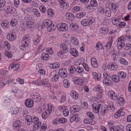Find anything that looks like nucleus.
Returning <instances> with one entry per match:
<instances>
[{
  "instance_id": "f257e3e1",
  "label": "nucleus",
  "mask_w": 131,
  "mask_h": 131,
  "mask_svg": "<svg viewBox=\"0 0 131 131\" xmlns=\"http://www.w3.org/2000/svg\"><path fill=\"white\" fill-rule=\"evenodd\" d=\"M29 36L28 35H25L22 40V44L20 46L19 48L22 51L27 50L29 47V43L30 41Z\"/></svg>"
},
{
  "instance_id": "f03ea898",
  "label": "nucleus",
  "mask_w": 131,
  "mask_h": 131,
  "mask_svg": "<svg viewBox=\"0 0 131 131\" xmlns=\"http://www.w3.org/2000/svg\"><path fill=\"white\" fill-rule=\"evenodd\" d=\"M26 25L28 28H34L35 27L36 24L34 23L33 18L30 17H28L26 23Z\"/></svg>"
},
{
  "instance_id": "7ed1b4c3",
  "label": "nucleus",
  "mask_w": 131,
  "mask_h": 131,
  "mask_svg": "<svg viewBox=\"0 0 131 131\" xmlns=\"http://www.w3.org/2000/svg\"><path fill=\"white\" fill-rule=\"evenodd\" d=\"M57 28L59 30L61 31H66L68 28L67 25L64 23H61L60 24L58 25Z\"/></svg>"
},
{
  "instance_id": "20e7f679",
  "label": "nucleus",
  "mask_w": 131,
  "mask_h": 131,
  "mask_svg": "<svg viewBox=\"0 0 131 131\" xmlns=\"http://www.w3.org/2000/svg\"><path fill=\"white\" fill-rule=\"evenodd\" d=\"M56 73L55 71H53L49 75V77L51 79L52 81H56L59 79V77L56 74Z\"/></svg>"
},
{
  "instance_id": "39448f33",
  "label": "nucleus",
  "mask_w": 131,
  "mask_h": 131,
  "mask_svg": "<svg viewBox=\"0 0 131 131\" xmlns=\"http://www.w3.org/2000/svg\"><path fill=\"white\" fill-rule=\"evenodd\" d=\"M101 105V104H100L98 105L95 104H93L92 105L93 112L97 113H99Z\"/></svg>"
},
{
  "instance_id": "423d86ee",
  "label": "nucleus",
  "mask_w": 131,
  "mask_h": 131,
  "mask_svg": "<svg viewBox=\"0 0 131 131\" xmlns=\"http://www.w3.org/2000/svg\"><path fill=\"white\" fill-rule=\"evenodd\" d=\"M25 105L28 107H31L33 105V101L30 99H26L25 102Z\"/></svg>"
},
{
  "instance_id": "0eeeda50",
  "label": "nucleus",
  "mask_w": 131,
  "mask_h": 131,
  "mask_svg": "<svg viewBox=\"0 0 131 131\" xmlns=\"http://www.w3.org/2000/svg\"><path fill=\"white\" fill-rule=\"evenodd\" d=\"M70 109L71 111L74 113L79 112L80 110V106L77 105H75L71 107Z\"/></svg>"
},
{
  "instance_id": "6e6552de",
  "label": "nucleus",
  "mask_w": 131,
  "mask_h": 131,
  "mask_svg": "<svg viewBox=\"0 0 131 131\" xmlns=\"http://www.w3.org/2000/svg\"><path fill=\"white\" fill-rule=\"evenodd\" d=\"M107 67L110 70H114L117 68L118 65L116 63L113 62L109 64Z\"/></svg>"
},
{
  "instance_id": "1a4fd4ad",
  "label": "nucleus",
  "mask_w": 131,
  "mask_h": 131,
  "mask_svg": "<svg viewBox=\"0 0 131 131\" xmlns=\"http://www.w3.org/2000/svg\"><path fill=\"white\" fill-rule=\"evenodd\" d=\"M32 98L33 101L35 102H39L41 99V97L39 94L37 93H35L33 95Z\"/></svg>"
},
{
  "instance_id": "9d476101",
  "label": "nucleus",
  "mask_w": 131,
  "mask_h": 131,
  "mask_svg": "<svg viewBox=\"0 0 131 131\" xmlns=\"http://www.w3.org/2000/svg\"><path fill=\"white\" fill-rule=\"evenodd\" d=\"M4 10L7 14H13L15 12V8H12L9 7H5L4 8Z\"/></svg>"
},
{
  "instance_id": "9b49d317",
  "label": "nucleus",
  "mask_w": 131,
  "mask_h": 131,
  "mask_svg": "<svg viewBox=\"0 0 131 131\" xmlns=\"http://www.w3.org/2000/svg\"><path fill=\"white\" fill-rule=\"evenodd\" d=\"M66 70L64 69H60L59 71V74L60 75H62L61 77L62 78H64L67 77V75L65 72Z\"/></svg>"
},
{
  "instance_id": "f8f14e48",
  "label": "nucleus",
  "mask_w": 131,
  "mask_h": 131,
  "mask_svg": "<svg viewBox=\"0 0 131 131\" xmlns=\"http://www.w3.org/2000/svg\"><path fill=\"white\" fill-rule=\"evenodd\" d=\"M52 24V21L50 20H46L43 21V25L45 27L48 28Z\"/></svg>"
},
{
  "instance_id": "ddd939ff",
  "label": "nucleus",
  "mask_w": 131,
  "mask_h": 131,
  "mask_svg": "<svg viewBox=\"0 0 131 131\" xmlns=\"http://www.w3.org/2000/svg\"><path fill=\"white\" fill-rule=\"evenodd\" d=\"M66 16L67 18L70 20H72L75 18L73 14L70 12L67 13L66 14Z\"/></svg>"
},
{
  "instance_id": "4468645a",
  "label": "nucleus",
  "mask_w": 131,
  "mask_h": 131,
  "mask_svg": "<svg viewBox=\"0 0 131 131\" xmlns=\"http://www.w3.org/2000/svg\"><path fill=\"white\" fill-rule=\"evenodd\" d=\"M21 122L19 120H18L15 122L13 124V128L14 129L18 128L21 125Z\"/></svg>"
},
{
  "instance_id": "2eb2a0df",
  "label": "nucleus",
  "mask_w": 131,
  "mask_h": 131,
  "mask_svg": "<svg viewBox=\"0 0 131 131\" xmlns=\"http://www.w3.org/2000/svg\"><path fill=\"white\" fill-rule=\"evenodd\" d=\"M70 51L71 54L73 56L76 57L78 56V52L75 48H73L71 49Z\"/></svg>"
},
{
  "instance_id": "dca6fc26",
  "label": "nucleus",
  "mask_w": 131,
  "mask_h": 131,
  "mask_svg": "<svg viewBox=\"0 0 131 131\" xmlns=\"http://www.w3.org/2000/svg\"><path fill=\"white\" fill-rule=\"evenodd\" d=\"M70 95L71 97L74 99H77L78 98L79 95L75 91H71L70 92Z\"/></svg>"
},
{
  "instance_id": "f3484780",
  "label": "nucleus",
  "mask_w": 131,
  "mask_h": 131,
  "mask_svg": "<svg viewBox=\"0 0 131 131\" xmlns=\"http://www.w3.org/2000/svg\"><path fill=\"white\" fill-rule=\"evenodd\" d=\"M60 47L62 48V50H61L63 51V53H65L67 52L68 49V48L67 46L65 44L62 43L60 45Z\"/></svg>"
},
{
  "instance_id": "a211bd4d",
  "label": "nucleus",
  "mask_w": 131,
  "mask_h": 131,
  "mask_svg": "<svg viewBox=\"0 0 131 131\" xmlns=\"http://www.w3.org/2000/svg\"><path fill=\"white\" fill-rule=\"evenodd\" d=\"M32 119L30 115H27L25 117V120L28 125H30L32 122Z\"/></svg>"
},
{
  "instance_id": "6ab92c4d",
  "label": "nucleus",
  "mask_w": 131,
  "mask_h": 131,
  "mask_svg": "<svg viewBox=\"0 0 131 131\" xmlns=\"http://www.w3.org/2000/svg\"><path fill=\"white\" fill-rule=\"evenodd\" d=\"M108 111L107 107L103 106L102 107L100 111V114L102 116L105 115V113Z\"/></svg>"
},
{
  "instance_id": "aec40b11",
  "label": "nucleus",
  "mask_w": 131,
  "mask_h": 131,
  "mask_svg": "<svg viewBox=\"0 0 131 131\" xmlns=\"http://www.w3.org/2000/svg\"><path fill=\"white\" fill-rule=\"evenodd\" d=\"M19 65L18 64H10L9 67V69L11 70L12 69H13L14 70H16L18 69L19 68Z\"/></svg>"
},
{
  "instance_id": "412c9836",
  "label": "nucleus",
  "mask_w": 131,
  "mask_h": 131,
  "mask_svg": "<svg viewBox=\"0 0 131 131\" xmlns=\"http://www.w3.org/2000/svg\"><path fill=\"white\" fill-rule=\"evenodd\" d=\"M93 77L97 81L100 80L101 79V74L100 73L97 74L95 72H94L92 73Z\"/></svg>"
},
{
  "instance_id": "4be33fe9",
  "label": "nucleus",
  "mask_w": 131,
  "mask_h": 131,
  "mask_svg": "<svg viewBox=\"0 0 131 131\" xmlns=\"http://www.w3.org/2000/svg\"><path fill=\"white\" fill-rule=\"evenodd\" d=\"M110 130L111 131H124L123 130L118 126H113L111 128Z\"/></svg>"
},
{
  "instance_id": "5701e85b",
  "label": "nucleus",
  "mask_w": 131,
  "mask_h": 131,
  "mask_svg": "<svg viewBox=\"0 0 131 131\" xmlns=\"http://www.w3.org/2000/svg\"><path fill=\"white\" fill-rule=\"evenodd\" d=\"M90 22L85 19L82 20L81 21V24L84 26H86L89 25H90Z\"/></svg>"
},
{
  "instance_id": "b1692460",
  "label": "nucleus",
  "mask_w": 131,
  "mask_h": 131,
  "mask_svg": "<svg viewBox=\"0 0 131 131\" xmlns=\"http://www.w3.org/2000/svg\"><path fill=\"white\" fill-rule=\"evenodd\" d=\"M7 39L10 41H12L15 39V37L14 35L12 34H9L7 36Z\"/></svg>"
},
{
  "instance_id": "393cba45",
  "label": "nucleus",
  "mask_w": 131,
  "mask_h": 131,
  "mask_svg": "<svg viewBox=\"0 0 131 131\" xmlns=\"http://www.w3.org/2000/svg\"><path fill=\"white\" fill-rule=\"evenodd\" d=\"M8 24V23L7 21H3L1 22V25L2 28H6L8 27L9 26Z\"/></svg>"
},
{
  "instance_id": "a878e982",
  "label": "nucleus",
  "mask_w": 131,
  "mask_h": 131,
  "mask_svg": "<svg viewBox=\"0 0 131 131\" xmlns=\"http://www.w3.org/2000/svg\"><path fill=\"white\" fill-rule=\"evenodd\" d=\"M125 45V43L123 42H118L117 43V47L118 49L121 50Z\"/></svg>"
},
{
  "instance_id": "bb28decb",
  "label": "nucleus",
  "mask_w": 131,
  "mask_h": 131,
  "mask_svg": "<svg viewBox=\"0 0 131 131\" xmlns=\"http://www.w3.org/2000/svg\"><path fill=\"white\" fill-rule=\"evenodd\" d=\"M111 79L113 81L117 82L119 81V77L116 75L112 76L111 77Z\"/></svg>"
},
{
  "instance_id": "cd10ccee",
  "label": "nucleus",
  "mask_w": 131,
  "mask_h": 131,
  "mask_svg": "<svg viewBox=\"0 0 131 131\" xmlns=\"http://www.w3.org/2000/svg\"><path fill=\"white\" fill-rule=\"evenodd\" d=\"M63 86L65 88H68L70 86V83L69 81L67 79H64L63 81Z\"/></svg>"
},
{
  "instance_id": "c85d7f7f",
  "label": "nucleus",
  "mask_w": 131,
  "mask_h": 131,
  "mask_svg": "<svg viewBox=\"0 0 131 131\" xmlns=\"http://www.w3.org/2000/svg\"><path fill=\"white\" fill-rule=\"evenodd\" d=\"M119 20H120L119 18L117 19H114L112 20V22L114 25L118 26H119V23L120 22Z\"/></svg>"
},
{
  "instance_id": "c756f323",
  "label": "nucleus",
  "mask_w": 131,
  "mask_h": 131,
  "mask_svg": "<svg viewBox=\"0 0 131 131\" xmlns=\"http://www.w3.org/2000/svg\"><path fill=\"white\" fill-rule=\"evenodd\" d=\"M118 74L119 77H120L122 79H125L126 75V73L123 71H121L120 72L118 73Z\"/></svg>"
},
{
  "instance_id": "7c9ffc66",
  "label": "nucleus",
  "mask_w": 131,
  "mask_h": 131,
  "mask_svg": "<svg viewBox=\"0 0 131 131\" xmlns=\"http://www.w3.org/2000/svg\"><path fill=\"white\" fill-rule=\"evenodd\" d=\"M112 9L113 11L117 10L118 8V4H116L113 3L111 4Z\"/></svg>"
},
{
  "instance_id": "2f4dec72",
  "label": "nucleus",
  "mask_w": 131,
  "mask_h": 131,
  "mask_svg": "<svg viewBox=\"0 0 131 131\" xmlns=\"http://www.w3.org/2000/svg\"><path fill=\"white\" fill-rule=\"evenodd\" d=\"M2 102L5 103H8L10 102V100L9 97L5 96L2 99Z\"/></svg>"
},
{
  "instance_id": "473e14b6",
  "label": "nucleus",
  "mask_w": 131,
  "mask_h": 131,
  "mask_svg": "<svg viewBox=\"0 0 131 131\" xmlns=\"http://www.w3.org/2000/svg\"><path fill=\"white\" fill-rule=\"evenodd\" d=\"M111 79H106L103 80V81L104 84H105L109 85L111 84Z\"/></svg>"
},
{
  "instance_id": "72a5a7b5",
  "label": "nucleus",
  "mask_w": 131,
  "mask_h": 131,
  "mask_svg": "<svg viewBox=\"0 0 131 131\" xmlns=\"http://www.w3.org/2000/svg\"><path fill=\"white\" fill-rule=\"evenodd\" d=\"M17 21L16 19L13 18L11 21L10 23V25L12 26H14L17 24Z\"/></svg>"
},
{
  "instance_id": "f704fd0d",
  "label": "nucleus",
  "mask_w": 131,
  "mask_h": 131,
  "mask_svg": "<svg viewBox=\"0 0 131 131\" xmlns=\"http://www.w3.org/2000/svg\"><path fill=\"white\" fill-rule=\"evenodd\" d=\"M91 63L92 66L94 68H96L98 66V65L96 60L95 59H93L91 60Z\"/></svg>"
},
{
  "instance_id": "c9c22d12",
  "label": "nucleus",
  "mask_w": 131,
  "mask_h": 131,
  "mask_svg": "<svg viewBox=\"0 0 131 131\" xmlns=\"http://www.w3.org/2000/svg\"><path fill=\"white\" fill-rule=\"evenodd\" d=\"M41 58L45 60H47L49 58L48 54L46 53L42 54L41 56Z\"/></svg>"
},
{
  "instance_id": "e433bc0d",
  "label": "nucleus",
  "mask_w": 131,
  "mask_h": 131,
  "mask_svg": "<svg viewBox=\"0 0 131 131\" xmlns=\"http://www.w3.org/2000/svg\"><path fill=\"white\" fill-rule=\"evenodd\" d=\"M36 124L35 125H34L33 127V129L35 130H37L38 128L40 127L41 122H39L38 123Z\"/></svg>"
},
{
  "instance_id": "4c0bfd02",
  "label": "nucleus",
  "mask_w": 131,
  "mask_h": 131,
  "mask_svg": "<svg viewBox=\"0 0 131 131\" xmlns=\"http://www.w3.org/2000/svg\"><path fill=\"white\" fill-rule=\"evenodd\" d=\"M95 47L97 50L102 49L103 48L102 44L100 42L97 43Z\"/></svg>"
},
{
  "instance_id": "58836bf2",
  "label": "nucleus",
  "mask_w": 131,
  "mask_h": 131,
  "mask_svg": "<svg viewBox=\"0 0 131 131\" xmlns=\"http://www.w3.org/2000/svg\"><path fill=\"white\" fill-rule=\"evenodd\" d=\"M86 15V13L85 12H82L77 14L76 15V17L78 18H81L84 17Z\"/></svg>"
},
{
  "instance_id": "ea45409f",
  "label": "nucleus",
  "mask_w": 131,
  "mask_h": 131,
  "mask_svg": "<svg viewBox=\"0 0 131 131\" xmlns=\"http://www.w3.org/2000/svg\"><path fill=\"white\" fill-rule=\"evenodd\" d=\"M119 60L120 63L125 65H127V61L124 58H120Z\"/></svg>"
},
{
  "instance_id": "a19ab883",
  "label": "nucleus",
  "mask_w": 131,
  "mask_h": 131,
  "mask_svg": "<svg viewBox=\"0 0 131 131\" xmlns=\"http://www.w3.org/2000/svg\"><path fill=\"white\" fill-rule=\"evenodd\" d=\"M61 6H62V7H61L64 9H66L69 7V4L67 3V2H62L60 4Z\"/></svg>"
},
{
  "instance_id": "79ce46f5",
  "label": "nucleus",
  "mask_w": 131,
  "mask_h": 131,
  "mask_svg": "<svg viewBox=\"0 0 131 131\" xmlns=\"http://www.w3.org/2000/svg\"><path fill=\"white\" fill-rule=\"evenodd\" d=\"M59 66V64L57 63H53L52 64H50V67L51 68L55 69Z\"/></svg>"
},
{
  "instance_id": "37998d69",
  "label": "nucleus",
  "mask_w": 131,
  "mask_h": 131,
  "mask_svg": "<svg viewBox=\"0 0 131 131\" xmlns=\"http://www.w3.org/2000/svg\"><path fill=\"white\" fill-rule=\"evenodd\" d=\"M87 116L90 119H93L95 118V116L93 113L91 112H88L86 113Z\"/></svg>"
},
{
  "instance_id": "c03bdc74",
  "label": "nucleus",
  "mask_w": 131,
  "mask_h": 131,
  "mask_svg": "<svg viewBox=\"0 0 131 131\" xmlns=\"http://www.w3.org/2000/svg\"><path fill=\"white\" fill-rule=\"evenodd\" d=\"M117 102L118 103L120 104L121 105L125 103L124 98L122 97H120L118 99Z\"/></svg>"
},
{
  "instance_id": "a18cd8bd",
  "label": "nucleus",
  "mask_w": 131,
  "mask_h": 131,
  "mask_svg": "<svg viewBox=\"0 0 131 131\" xmlns=\"http://www.w3.org/2000/svg\"><path fill=\"white\" fill-rule=\"evenodd\" d=\"M78 116V114H76L73 115L70 119V122L72 123L75 120H76V119Z\"/></svg>"
},
{
  "instance_id": "49530a36",
  "label": "nucleus",
  "mask_w": 131,
  "mask_h": 131,
  "mask_svg": "<svg viewBox=\"0 0 131 131\" xmlns=\"http://www.w3.org/2000/svg\"><path fill=\"white\" fill-rule=\"evenodd\" d=\"M111 93L112 94H111V93L110 92V94L109 95V96L110 97H112V99L114 100L117 99L118 97L117 95H114L113 94H115V93L113 91H111Z\"/></svg>"
},
{
  "instance_id": "de8ad7c7",
  "label": "nucleus",
  "mask_w": 131,
  "mask_h": 131,
  "mask_svg": "<svg viewBox=\"0 0 131 131\" xmlns=\"http://www.w3.org/2000/svg\"><path fill=\"white\" fill-rule=\"evenodd\" d=\"M105 15L107 17H110L111 16V12L109 8H106L105 12Z\"/></svg>"
},
{
  "instance_id": "09e8293b",
  "label": "nucleus",
  "mask_w": 131,
  "mask_h": 131,
  "mask_svg": "<svg viewBox=\"0 0 131 131\" xmlns=\"http://www.w3.org/2000/svg\"><path fill=\"white\" fill-rule=\"evenodd\" d=\"M90 4L92 6L95 7L97 5V3L95 0H91L90 2Z\"/></svg>"
},
{
  "instance_id": "8fccbe9b",
  "label": "nucleus",
  "mask_w": 131,
  "mask_h": 131,
  "mask_svg": "<svg viewBox=\"0 0 131 131\" xmlns=\"http://www.w3.org/2000/svg\"><path fill=\"white\" fill-rule=\"evenodd\" d=\"M6 83V81L5 79H3L0 82V87H4Z\"/></svg>"
},
{
  "instance_id": "3c124183",
  "label": "nucleus",
  "mask_w": 131,
  "mask_h": 131,
  "mask_svg": "<svg viewBox=\"0 0 131 131\" xmlns=\"http://www.w3.org/2000/svg\"><path fill=\"white\" fill-rule=\"evenodd\" d=\"M81 106L83 109H86L88 107V104L86 102H83L81 104Z\"/></svg>"
},
{
  "instance_id": "603ef678",
  "label": "nucleus",
  "mask_w": 131,
  "mask_h": 131,
  "mask_svg": "<svg viewBox=\"0 0 131 131\" xmlns=\"http://www.w3.org/2000/svg\"><path fill=\"white\" fill-rule=\"evenodd\" d=\"M100 31L101 33L106 34L107 33V29L105 28H101L100 29Z\"/></svg>"
},
{
  "instance_id": "864d4df0",
  "label": "nucleus",
  "mask_w": 131,
  "mask_h": 131,
  "mask_svg": "<svg viewBox=\"0 0 131 131\" xmlns=\"http://www.w3.org/2000/svg\"><path fill=\"white\" fill-rule=\"evenodd\" d=\"M4 47L6 49V50H8L9 48H10V45L7 42H4Z\"/></svg>"
},
{
  "instance_id": "5fc2aeb1",
  "label": "nucleus",
  "mask_w": 131,
  "mask_h": 131,
  "mask_svg": "<svg viewBox=\"0 0 131 131\" xmlns=\"http://www.w3.org/2000/svg\"><path fill=\"white\" fill-rule=\"evenodd\" d=\"M112 43V40H111V41H109L107 43L106 47L108 49H110L111 48Z\"/></svg>"
},
{
  "instance_id": "6e6d98bb",
  "label": "nucleus",
  "mask_w": 131,
  "mask_h": 131,
  "mask_svg": "<svg viewBox=\"0 0 131 131\" xmlns=\"http://www.w3.org/2000/svg\"><path fill=\"white\" fill-rule=\"evenodd\" d=\"M76 71L79 73H81L83 71V69L81 67H78L76 69Z\"/></svg>"
},
{
  "instance_id": "4d7b16f0",
  "label": "nucleus",
  "mask_w": 131,
  "mask_h": 131,
  "mask_svg": "<svg viewBox=\"0 0 131 131\" xmlns=\"http://www.w3.org/2000/svg\"><path fill=\"white\" fill-rule=\"evenodd\" d=\"M56 27V26L52 23L49 28L48 29L50 30V31H52L55 29Z\"/></svg>"
},
{
  "instance_id": "13d9d810",
  "label": "nucleus",
  "mask_w": 131,
  "mask_h": 131,
  "mask_svg": "<svg viewBox=\"0 0 131 131\" xmlns=\"http://www.w3.org/2000/svg\"><path fill=\"white\" fill-rule=\"evenodd\" d=\"M59 123H60L61 124H64L67 121V119L66 118H62L59 119Z\"/></svg>"
},
{
  "instance_id": "bf43d9fd",
  "label": "nucleus",
  "mask_w": 131,
  "mask_h": 131,
  "mask_svg": "<svg viewBox=\"0 0 131 131\" xmlns=\"http://www.w3.org/2000/svg\"><path fill=\"white\" fill-rule=\"evenodd\" d=\"M103 75L105 79H111V77L108 75V74L107 72H105L103 73Z\"/></svg>"
},
{
  "instance_id": "052dcab7",
  "label": "nucleus",
  "mask_w": 131,
  "mask_h": 131,
  "mask_svg": "<svg viewBox=\"0 0 131 131\" xmlns=\"http://www.w3.org/2000/svg\"><path fill=\"white\" fill-rule=\"evenodd\" d=\"M69 69H70V72L71 74H73L74 73V71H76V68L74 66H71L70 68H69Z\"/></svg>"
},
{
  "instance_id": "680f3d73",
  "label": "nucleus",
  "mask_w": 131,
  "mask_h": 131,
  "mask_svg": "<svg viewBox=\"0 0 131 131\" xmlns=\"http://www.w3.org/2000/svg\"><path fill=\"white\" fill-rule=\"evenodd\" d=\"M125 37H121L118 38V42H123L126 40Z\"/></svg>"
},
{
  "instance_id": "e2e57ef3",
  "label": "nucleus",
  "mask_w": 131,
  "mask_h": 131,
  "mask_svg": "<svg viewBox=\"0 0 131 131\" xmlns=\"http://www.w3.org/2000/svg\"><path fill=\"white\" fill-rule=\"evenodd\" d=\"M69 113V111L68 109H65L63 112V114L65 116H67Z\"/></svg>"
},
{
  "instance_id": "0e129e2a",
  "label": "nucleus",
  "mask_w": 131,
  "mask_h": 131,
  "mask_svg": "<svg viewBox=\"0 0 131 131\" xmlns=\"http://www.w3.org/2000/svg\"><path fill=\"white\" fill-rule=\"evenodd\" d=\"M39 119L37 117L34 118L32 120L31 123L35 124L38 123L39 122Z\"/></svg>"
},
{
  "instance_id": "69168bd1",
  "label": "nucleus",
  "mask_w": 131,
  "mask_h": 131,
  "mask_svg": "<svg viewBox=\"0 0 131 131\" xmlns=\"http://www.w3.org/2000/svg\"><path fill=\"white\" fill-rule=\"evenodd\" d=\"M5 55L8 58H10L12 57V54L10 52L6 51L5 53Z\"/></svg>"
},
{
  "instance_id": "338daca9",
  "label": "nucleus",
  "mask_w": 131,
  "mask_h": 131,
  "mask_svg": "<svg viewBox=\"0 0 131 131\" xmlns=\"http://www.w3.org/2000/svg\"><path fill=\"white\" fill-rule=\"evenodd\" d=\"M80 9V7L79 6H76L73 8L72 11L74 13H75L79 11Z\"/></svg>"
},
{
  "instance_id": "774afa93",
  "label": "nucleus",
  "mask_w": 131,
  "mask_h": 131,
  "mask_svg": "<svg viewBox=\"0 0 131 131\" xmlns=\"http://www.w3.org/2000/svg\"><path fill=\"white\" fill-rule=\"evenodd\" d=\"M52 11L53 10L51 9H49L47 10L48 15L52 16V15L53 14V12Z\"/></svg>"
}]
</instances>
